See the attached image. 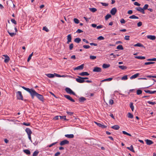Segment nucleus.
<instances>
[{
    "mask_svg": "<svg viewBox=\"0 0 156 156\" xmlns=\"http://www.w3.org/2000/svg\"><path fill=\"white\" fill-rule=\"evenodd\" d=\"M7 32H8V33L9 34V35L11 37H13L16 34V33H11V32H9V30H8Z\"/></svg>",
    "mask_w": 156,
    "mask_h": 156,
    "instance_id": "nucleus-30",
    "label": "nucleus"
},
{
    "mask_svg": "<svg viewBox=\"0 0 156 156\" xmlns=\"http://www.w3.org/2000/svg\"><path fill=\"white\" fill-rule=\"evenodd\" d=\"M25 131L28 135H31L32 133L31 130L29 128H27L25 129Z\"/></svg>",
    "mask_w": 156,
    "mask_h": 156,
    "instance_id": "nucleus-15",
    "label": "nucleus"
},
{
    "mask_svg": "<svg viewBox=\"0 0 156 156\" xmlns=\"http://www.w3.org/2000/svg\"><path fill=\"white\" fill-rule=\"evenodd\" d=\"M73 47V44H71L69 46V49L70 50H72Z\"/></svg>",
    "mask_w": 156,
    "mask_h": 156,
    "instance_id": "nucleus-56",
    "label": "nucleus"
},
{
    "mask_svg": "<svg viewBox=\"0 0 156 156\" xmlns=\"http://www.w3.org/2000/svg\"><path fill=\"white\" fill-rule=\"evenodd\" d=\"M114 103V101L112 99H110L109 101V103L110 105H112Z\"/></svg>",
    "mask_w": 156,
    "mask_h": 156,
    "instance_id": "nucleus-55",
    "label": "nucleus"
},
{
    "mask_svg": "<svg viewBox=\"0 0 156 156\" xmlns=\"http://www.w3.org/2000/svg\"><path fill=\"white\" fill-rule=\"evenodd\" d=\"M129 106L132 111H133L134 107L133 105V103L131 102L129 104Z\"/></svg>",
    "mask_w": 156,
    "mask_h": 156,
    "instance_id": "nucleus-33",
    "label": "nucleus"
},
{
    "mask_svg": "<svg viewBox=\"0 0 156 156\" xmlns=\"http://www.w3.org/2000/svg\"><path fill=\"white\" fill-rule=\"evenodd\" d=\"M4 56H5V59L4 60V62L5 63L8 62L9 61V60L10 58L9 56H8L7 55H3Z\"/></svg>",
    "mask_w": 156,
    "mask_h": 156,
    "instance_id": "nucleus-18",
    "label": "nucleus"
},
{
    "mask_svg": "<svg viewBox=\"0 0 156 156\" xmlns=\"http://www.w3.org/2000/svg\"><path fill=\"white\" fill-rule=\"evenodd\" d=\"M111 128L115 130H118L119 129L120 127L118 125H115L111 127Z\"/></svg>",
    "mask_w": 156,
    "mask_h": 156,
    "instance_id": "nucleus-20",
    "label": "nucleus"
},
{
    "mask_svg": "<svg viewBox=\"0 0 156 156\" xmlns=\"http://www.w3.org/2000/svg\"><path fill=\"white\" fill-rule=\"evenodd\" d=\"M147 38L152 40H155L156 38V37L154 35H148L147 36Z\"/></svg>",
    "mask_w": 156,
    "mask_h": 156,
    "instance_id": "nucleus-10",
    "label": "nucleus"
},
{
    "mask_svg": "<svg viewBox=\"0 0 156 156\" xmlns=\"http://www.w3.org/2000/svg\"><path fill=\"white\" fill-rule=\"evenodd\" d=\"M126 148L128 149V150L132 151V152H135V151L133 149V147L132 145H131L130 147H127Z\"/></svg>",
    "mask_w": 156,
    "mask_h": 156,
    "instance_id": "nucleus-22",
    "label": "nucleus"
},
{
    "mask_svg": "<svg viewBox=\"0 0 156 156\" xmlns=\"http://www.w3.org/2000/svg\"><path fill=\"white\" fill-rule=\"evenodd\" d=\"M43 30H44L46 32H47L49 31L48 29L46 27H43Z\"/></svg>",
    "mask_w": 156,
    "mask_h": 156,
    "instance_id": "nucleus-50",
    "label": "nucleus"
},
{
    "mask_svg": "<svg viewBox=\"0 0 156 156\" xmlns=\"http://www.w3.org/2000/svg\"><path fill=\"white\" fill-rule=\"evenodd\" d=\"M119 68L122 69H127V67L126 66H119Z\"/></svg>",
    "mask_w": 156,
    "mask_h": 156,
    "instance_id": "nucleus-32",
    "label": "nucleus"
},
{
    "mask_svg": "<svg viewBox=\"0 0 156 156\" xmlns=\"http://www.w3.org/2000/svg\"><path fill=\"white\" fill-rule=\"evenodd\" d=\"M86 100V99L83 97H81L79 99V101L81 102H83Z\"/></svg>",
    "mask_w": 156,
    "mask_h": 156,
    "instance_id": "nucleus-28",
    "label": "nucleus"
},
{
    "mask_svg": "<svg viewBox=\"0 0 156 156\" xmlns=\"http://www.w3.org/2000/svg\"><path fill=\"white\" fill-rule=\"evenodd\" d=\"M69 143V142L68 140H65L61 141L60 144L61 146H63L65 144H68Z\"/></svg>",
    "mask_w": 156,
    "mask_h": 156,
    "instance_id": "nucleus-5",
    "label": "nucleus"
},
{
    "mask_svg": "<svg viewBox=\"0 0 156 156\" xmlns=\"http://www.w3.org/2000/svg\"><path fill=\"white\" fill-rule=\"evenodd\" d=\"M104 37L102 36H100L98 38V39L100 40H103Z\"/></svg>",
    "mask_w": 156,
    "mask_h": 156,
    "instance_id": "nucleus-51",
    "label": "nucleus"
},
{
    "mask_svg": "<svg viewBox=\"0 0 156 156\" xmlns=\"http://www.w3.org/2000/svg\"><path fill=\"white\" fill-rule=\"evenodd\" d=\"M101 4L104 6H108V3H107L105 2H101Z\"/></svg>",
    "mask_w": 156,
    "mask_h": 156,
    "instance_id": "nucleus-49",
    "label": "nucleus"
},
{
    "mask_svg": "<svg viewBox=\"0 0 156 156\" xmlns=\"http://www.w3.org/2000/svg\"><path fill=\"white\" fill-rule=\"evenodd\" d=\"M67 43L69 44V42L71 41L72 37L71 34H69L67 36Z\"/></svg>",
    "mask_w": 156,
    "mask_h": 156,
    "instance_id": "nucleus-13",
    "label": "nucleus"
},
{
    "mask_svg": "<svg viewBox=\"0 0 156 156\" xmlns=\"http://www.w3.org/2000/svg\"><path fill=\"white\" fill-rule=\"evenodd\" d=\"M98 126L101 127L102 128H105L107 127V126L103 125L102 124L98 123L96 122H94Z\"/></svg>",
    "mask_w": 156,
    "mask_h": 156,
    "instance_id": "nucleus-8",
    "label": "nucleus"
},
{
    "mask_svg": "<svg viewBox=\"0 0 156 156\" xmlns=\"http://www.w3.org/2000/svg\"><path fill=\"white\" fill-rule=\"evenodd\" d=\"M89 10L91 12H95L97 11V9L95 8H90Z\"/></svg>",
    "mask_w": 156,
    "mask_h": 156,
    "instance_id": "nucleus-36",
    "label": "nucleus"
},
{
    "mask_svg": "<svg viewBox=\"0 0 156 156\" xmlns=\"http://www.w3.org/2000/svg\"><path fill=\"white\" fill-rule=\"evenodd\" d=\"M23 152L28 155H29L30 154V151L28 149L24 150H23Z\"/></svg>",
    "mask_w": 156,
    "mask_h": 156,
    "instance_id": "nucleus-29",
    "label": "nucleus"
},
{
    "mask_svg": "<svg viewBox=\"0 0 156 156\" xmlns=\"http://www.w3.org/2000/svg\"><path fill=\"white\" fill-rule=\"evenodd\" d=\"M117 12V9L115 8H113L110 11V13L112 15H114Z\"/></svg>",
    "mask_w": 156,
    "mask_h": 156,
    "instance_id": "nucleus-11",
    "label": "nucleus"
},
{
    "mask_svg": "<svg viewBox=\"0 0 156 156\" xmlns=\"http://www.w3.org/2000/svg\"><path fill=\"white\" fill-rule=\"evenodd\" d=\"M154 63V62H146L144 63V65H148L153 64Z\"/></svg>",
    "mask_w": 156,
    "mask_h": 156,
    "instance_id": "nucleus-45",
    "label": "nucleus"
},
{
    "mask_svg": "<svg viewBox=\"0 0 156 156\" xmlns=\"http://www.w3.org/2000/svg\"><path fill=\"white\" fill-rule=\"evenodd\" d=\"M127 116L129 118H133V115L130 112H129L127 114Z\"/></svg>",
    "mask_w": 156,
    "mask_h": 156,
    "instance_id": "nucleus-35",
    "label": "nucleus"
},
{
    "mask_svg": "<svg viewBox=\"0 0 156 156\" xmlns=\"http://www.w3.org/2000/svg\"><path fill=\"white\" fill-rule=\"evenodd\" d=\"M110 56L111 55H113L112 57L114 58H115L116 57H118L119 56V54H116V55H114L113 53H112L110 55Z\"/></svg>",
    "mask_w": 156,
    "mask_h": 156,
    "instance_id": "nucleus-43",
    "label": "nucleus"
},
{
    "mask_svg": "<svg viewBox=\"0 0 156 156\" xmlns=\"http://www.w3.org/2000/svg\"><path fill=\"white\" fill-rule=\"evenodd\" d=\"M113 79L112 78H109L107 79H105V81H111Z\"/></svg>",
    "mask_w": 156,
    "mask_h": 156,
    "instance_id": "nucleus-52",
    "label": "nucleus"
},
{
    "mask_svg": "<svg viewBox=\"0 0 156 156\" xmlns=\"http://www.w3.org/2000/svg\"><path fill=\"white\" fill-rule=\"evenodd\" d=\"M147 103L150 104H151L152 105H154L156 104V102H152L150 101H148L147 102Z\"/></svg>",
    "mask_w": 156,
    "mask_h": 156,
    "instance_id": "nucleus-46",
    "label": "nucleus"
},
{
    "mask_svg": "<svg viewBox=\"0 0 156 156\" xmlns=\"http://www.w3.org/2000/svg\"><path fill=\"white\" fill-rule=\"evenodd\" d=\"M148 7V5L147 4H145L143 8V9H144V10L146 9H147Z\"/></svg>",
    "mask_w": 156,
    "mask_h": 156,
    "instance_id": "nucleus-53",
    "label": "nucleus"
},
{
    "mask_svg": "<svg viewBox=\"0 0 156 156\" xmlns=\"http://www.w3.org/2000/svg\"><path fill=\"white\" fill-rule=\"evenodd\" d=\"M22 87L30 93L32 99H34V97L36 96L39 100L43 101L44 97L43 96L37 93L34 90L27 88L24 86Z\"/></svg>",
    "mask_w": 156,
    "mask_h": 156,
    "instance_id": "nucleus-1",
    "label": "nucleus"
},
{
    "mask_svg": "<svg viewBox=\"0 0 156 156\" xmlns=\"http://www.w3.org/2000/svg\"><path fill=\"white\" fill-rule=\"evenodd\" d=\"M134 4L135 5L137 6H139L140 5V4L139 3L137 2H135L134 3Z\"/></svg>",
    "mask_w": 156,
    "mask_h": 156,
    "instance_id": "nucleus-64",
    "label": "nucleus"
},
{
    "mask_svg": "<svg viewBox=\"0 0 156 156\" xmlns=\"http://www.w3.org/2000/svg\"><path fill=\"white\" fill-rule=\"evenodd\" d=\"M147 61H156V58H148L147 59Z\"/></svg>",
    "mask_w": 156,
    "mask_h": 156,
    "instance_id": "nucleus-48",
    "label": "nucleus"
},
{
    "mask_svg": "<svg viewBox=\"0 0 156 156\" xmlns=\"http://www.w3.org/2000/svg\"><path fill=\"white\" fill-rule=\"evenodd\" d=\"M136 58L139 59H144L145 58V57L144 56H136L134 57Z\"/></svg>",
    "mask_w": 156,
    "mask_h": 156,
    "instance_id": "nucleus-23",
    "label": "nucleus"
},
{
    "mask_svg": "<svg viewBox=\"0 0 156 156\" xmlns=\"http://www.w3.org/2000/svg\"><path fill=\"white\" fill-rule=\"evenodd\" d=\"M11 21L12 23H14V24H16V22L14 19H11Z\"/></svg>",
    "mask_w": 156,
    "mask_h": 156,
    "instance_id": "nucleus-62",
    "label": "nucleus"
},
{
    "mask_svg": "<svg viewBox=\"0 0 156 156\" xmlns=\"http://www.w3.org/2000/svg\"><path fill=\"white\" fill-rule=\"evenodd\" d=\"M122 132L123 133V134H124L126 135H128V136H131V134H130L129 133H127V132H126L125 131H122Z\"/></svg>",
    "mask_w": 156,
    "mask_h": 156,
    "instance_id": "nucleus-44",
    "label": "nucleus"
},
{
    "mask_svg": "<svg viewBox=\"0 0 156 156\" xmlns=\"http://www.w3.org/2000/svg\"><path fill=\"white\" fill-rule=\"evenodd\" d=\"M144 91L146 93H149L150 94H153L156 92V90L151 91L149 90H145Z\"/></svg>",
    "mask_w": 156,
    "mask_h": 156,
    "instance_id": "nucleus-21",
    "label": "nucleus"
},
{
    "mask_svg": "<svg viewBox=\"0 0 156 156\" xmlns=\"http://www.w3.org/2000/svg\"><path fill=\"white\" fill-rule=\"evenodd\" d=\"M33 52H32V53H31L29 56V57L27 59V62H29L30 60L31 59V58L32 56H33Z\"/></svg>",
    "mask_w": 156,
    "mask_h": 156,
    "instance_id": "nucleus-39",
    "label": "nucleus"
},
{
    "mask_svg": "<svg viewBox=\"0 0 156 156\" xmlns=\"http://www.w3.org/2000/svg\"><path fill=\"white\" fill-rule=\"evenodd\" d=\"M120 22L121 23H125L126 22L125 20L122 18L121 19Z\"/></svg>",
    "mask_w": 156,
    "mask_h": 156,
    "instance_id": "nucleus-58",
    "label": "nucleus"
},
{
    "mask_svg": "<svg viewBox=\"0 0 156 156\" xmlns=\"http://www.w3.org/2000/svg\"><path fill=\"white\" fill-rule=\"evenodd\" d=\"M110 66V65L109 64H106L104 63L102 65V67L104 68H107Z\"/></svg>",
    "mask_w": 156,
    "mask_h": 156,
    "instance_id": "nucleus-25",
    "label": "nucleus"
},
{
    "mask_svg": "<svg viewBox=\"0 0 156 156\" xmlns=\"http://www.w3.org/2000/svg\"><path fill=\"white\" fill-rule=\"evenodd\" d=\"M83 48L86 49H88L90 48V46L88 45H84L83 46Z\"/></svg>",
    "mask_w": 156,
    "mask_h": 156,
    "instance_id": "nucleus-57",
    "label": "nucleus"
},
{
    "mask_svg": "<svg viewBox=\"0 0 156 156\" xmlns=\"http://www.w3.org/2000/svg\"><path fill=\"white\" fill-rule=\"evenodd\" d=\"M142 25V23L141 22H138L137 24V26L138 27H140Z\"/></svg>",
    "mask_w": 156,
    "mask_h": 156,
    "instance_id": "nucleus-63",
    "label": "nucleus"
},
{
    "mask_svg": "<svg viewBox=\"0 0 156 156\" xmlns=\"http://www.w3.org/2000/svg\"><path fill=\"white\" fill-rule=\"evenodd\" d=\"M79 75L82 76H87L89 75V74L87 72H82L79 74Z\"/></svg>",
    "mask_w": 156,
    "mask_h": 156,
    "instance_id": "nucleus-14",
    "label": "nucleus"
},
{
    "mask_svg": "<svg viewBox=\"0 0 156 156\" xmlns=\"http://www.w3.org/2000/svg\"><path fill=\"white\" fill-rule=\"evenodd\" d=\"M16 97L18 99L23 100V97L21 91H18L16 92Z\"/></svg>",
    "mask_w": 156,
    "mask_h": 156,
    "instance_id": "nucleus-2",
    "label": "nucleus"
},
{
    "mask_svg": "<svg viewBox=\"0 0 156 156\" xmlns=\"http://www.w3.org/2000/svg\"><path fill=\"white\" fill-rule=\"evenodd\" d=\"M73 21L74 23L76 24H78L80 22L79 20L77 18H74L73 19Z\"/></svg>",
    "mask_w": 156,
    "mask_h": 156,
    "instance_id": "nucleus-41",
    "label": "nucleus"
},
{
    "mask_svg": "<svg viewBox=\"0 0 156 156\" xmlns=\"http://www.w3.org/2000/svg\"><path fill=\"white\" fill-rule=\"evenodd\" d=\"M134 47H143L144 46L143 44L140 43H138L134 45Z\"/></svg>",
    "mask_w": 156,
    "mask_h": 156,
    "instance_id": "nucleus-27",
    "label": "nucleus"
},
{
    "mask_svg": "<svg viewBox=\"0 0 156 156\" xmlns=\"http://www.w3.org/2000/svg\"><path fill=\"white\" fill-rule=\"evenodd\" d=\"M117 49H118L122 50L123 49V48L121 45H119L117 47Z\"/></svg>",
    "mask_w": 156,
    "mask_h": 156,
    "instance_id": "nucleus-34",
    "label": "nucleus"
},
{
    "mask_svg": "<svg viewBox=\"0 0 156 156\" xmlns=\"http://www.w3.org/2000/svg\"><path fill=\"white\" fill-rule=\"evenodd\" d=\"M139 75V73H136V74L132 75V76H131L130 77V79L132 80V79L135 78H136Z\"/></svg>",
    "mask_w": 156,
    "mask_h": 156,
    "instance_id": "nucleus-19",
    "label": "nucleus"
},
{
    "mask_svg": "<svg viewBox=\"0 0 156 156\" xmlns=\"http://www.w3.org/2000/svg\"><path fill=\"white\" fill-rule=\"evenodd\" d=\"M66 91V92L69 94H73L74 95H75V93L73 92L70 88L68 87H66L65 89Z\"/></svg>",
    "mask_w": 156,
    "mask_h": 156,
    "instance_id": "nucleus-4",
    "label": "nucleus"
},
{
    "mask_svg": "<svg viewBox=\"0 0 156 156\" xmlns=\"http://www.w3.org/2000/svg\"><path fill=\"white\" fill-rule=\"evenodd\" d=\"M93 72H100L101 71V69L99 67H95L93 70Z\"/></svg>",
    "mask_w": 156,
    "mask_h": 156,
    "instance_id": "nucleus-6",
    "label": "nucleus"
},
{
    "mask_svg": "<svg viewBox=\"0 0 156 156\" xmlns=\"http://www.w3.org/2000/svg\"><path fill=\"white\" fill-rule=\"evenodd\" d=\"M142 93V91L138 89L137 90L136 94L137 95H139Z\"/></svg>",
    "mask_w": 156,
    "mask_h": 156,
    "instance_id": "nucleus-42",
    "label": "nucleus"
},
{
    "mask_svg": "<svg viewBox=\"0 0 156 156\" xmlns=\"http://www.w3.org/2000/svg\"><path fill=\"white\" fill-rule=\"evenodd\" d=\"M45 75L49 78H53L54 77V74L48 73L45 74Z\"/></svg>",
    "mask_w": 156,
    "mask_h": 156,
    "instance_id": "nucleus-24",
    "label": "nucleus"
},
{
    "mask_svg": "<svg viewBox=\"0 0 156 156\" xmlns=\"http://www.w3.org/2000/svg\"><path fill=\"white\" fill-rule=\"evenodd\" d=\"M111 17V15L110 14H108L105 16V19L106 20H107Z\"/></svg>",
    "mask_w": 156,
    "mask_h": 156,
    "instance_id": "nucleus-38",
    "label": "nucleus"
},
{
    "mask_svg": "<svg viewBox=\"0 0 156 156\" xmlns=\"http://www.w3.org/2000/svg\"><path fill=\"white\" fill-rule=\"evenodd\" d=\"M78 78L76 79V81L79 83H83L85 82V81L83 80V77L78 76Z\"/></svg>",
    "mask_w": 156,
    "mask_h": 156,
    "instance_id": "nucleus-3",
    "label": "nucleus"
},
{
    "mask_svg": "<svg viewBox=\"0 0 156 156\" xmlns=\"http://www.w3.org/2000/svg\"><path fill=\"white\" fill-rule=\"evenodd\" d=\"M84 67V64H83L79 66L76 67H75L74 69V70H81L83 69Z\"/></svg>",
    "mask_w": 156,
    "mask_h": 156,
    "instance_id": "nucleus-9",
    "label": "nucleus"
},
{
    "mask_svg": "<svg viewBox=\"0 0 156 156\" xmlns=\"http://www.w3.org/2000/svg\"><path fill=\"white\" fill-rule=\"evenodd\" d=\"M65 136L67 138H73L74 137V135L73 134H66L65 135Z\"/></svg>",
    "mask_w": 156,
    "mask_h": 156,
    "instance_id": "nucleus-16",
    "label": "nucleus"
},
{
    "mask_svg": "<svg viewBox=\"0 0 156 156\" xmlns=\"http://www.w3.org/2000/svg\"><path fill=\"white\" fill-rule=\"evenodd\" d=\"M90 58L91 59L94 60L96 58V56L91 55L90 56Z\"/></svg>",
    "mask_w": 156,
    "mask_h": 156,
    "instance_id": "nucleus-47",
    "label": "nucleus"
},
{
    "mask_svg": "<svg viewBox=\"0 0 156 156\" xmlns=\"http://www.w3.org/2000/svg\"><path fill=\"white\" fill-rule=\"evenodd\" d=\"M129 18L130 19H138L139 17L137 16H136L134 15H133L130 16L129 17Z\"/></svg>",
    "mask_w": 156,
    "mask_h": 156,
    "instance_id": "nucleus-26",
    "label": "nucleus"
},
{
    "mask_svg": "<svg viewBox=\"0 0 156 156\" xmlns=\"http://www.w3.org/2000/svg\"><path fill=\"white\" fill-rule=\"evenodd\" d=\"M81 41V39L79 38H76L74 39V41L77 43H79Z\"/></svg>",
    "mask_w": 156,
    "mask_h": 156,
    "instance_id": "nucleus-31",
    "label": "nucleus"
},
{
    "mask_svg": "<svg viewBox=\"0 0 156 156\" xmlns=\"http://www.w3.org/2000/svg\"><path fill=\"white\" fill-rule=\"evenodd\" d=\"M39 152L38 151H35L33 153V156H37Z\"/></svg>",
    "mask_w": 156,
    "mask_h": 156,
    "instance_id": "nucleus-37",
    "label": "nucleus"
},
{
    "mask_svg": "<svg viewBox=\"0 0 156 156\" xmlns=\"http://www.w3.org/2000/svg\"><path fill=\"white\" fill-rule=\"evenodd\" d=\"M136 9L142 13L143 14H145V12L144 10V9H143V8H142L140 7H136Z\"/></svg>",
    "mask_w": 156,
    "mask_h": 156,
    "instance_id": "nucleus-12",
    "label": "nucleus"
},
{
    "mask_svg": "<svg viewBox=\"0 0 156 156\" xmlns=\"http://www.w3.org/2000/svg\"><path fill=\"white\" fill-rule=\"evenodd\" d=\"M59 117L60 118V119H64L65 120H66V116H60Z\"/></svg>",
    "mask_w": 156,
    "mask_h": 156,
    "instance_id": "nucleus-59",
    "label": "nucleus"
},
{
    "mask_svg": "<svg viewBox=\"0 0 156 156\" xmlns=\"http://www.w3.org/2000/svg\"><path fill=\"white\" fill-rule=\"evenodd\" d=\"M83 32V31H82V30H81L80 29H78L76 31V33H79V34Z\"/></svg>",
    "mask_w": 156,
    "mask_h": 156,
    "instance_id": "nucleus-60",
    "label": "nucleus"
},
{
    "mask_svg": "<svg viewBox=\"0 0 156 156\" xmlns=\"http://www.w3.org/2000/svg\"><path fill=\"white\" fill-rule=\"evenodd\" d=\"M64 96L65 98H66L67 99L70 101L73 102H74L75 100L73 99L69 95H65Z\"/></svg>",
    "mask_w": 156,
    "mask_h": 156,
    "instance_id": "nucleus-7",
    "label": "nucleus"
},
{
    "mask_svg": "<svg viewBox=\"0 0 156 156\" xmlns=\"http://www.w3.org/2000/svg\"><path fill=\"white\" fill-rule=\"evenodd\" d=\"M129 36H125L124 39L126 40H129Z\"/></svg>",
    "mask_w": 156,
    "mask_h": 156,
    "instance_id": "nucleus-61",
    "label": "nucleus"
},
{
    "mask_svg": "<svg viewBox=\"0 0 156 156\" xmlns=\"http://www.w3.org/2000/svg\"><path fill=\"white\" fill-rule=\"evenodd\" d=\"M145 141L147 144L148 145H150L153 143V142L152 141L149 140H145Z\"/></svg>",
    "mask_w": 156,
    "mask_h": 156,
    "instance_id": "nucleus-17",
    "label": "nucleus"
},
{
    "mask_svg": "<svg viewBox=\"0 0 156 156\" xmlns=\"http://www.w3.org/2000/svg\"><path fill=\"white\" fill-rule=\"evenodd\" d=\"M128 79L127 76L125 75L123 76L121 78V80H126Z\"/></svg>",
    "mask_w": 156,
    "mask_h": 156,
    "instance_id": "nucleus-40",
    "label": "nucleus"
},
{
    "mask_svg": "<svg viewBox=\"0 0 156 156\" xmlns=\"http://www.w3.org/2000/svg\"><path fill=\"white\" fill-rule=\"evenodd\" d=\"M57 143V142H54V143H52L51 144H50L49 146H48V147H51L52 146H53L54 145H55Z\"/></svg>",
    "mask_w": 156,
    "mask_h": 156,
    "instance_id": "nucleus-54",
    "label": "nucleus"
}]
</instances>
